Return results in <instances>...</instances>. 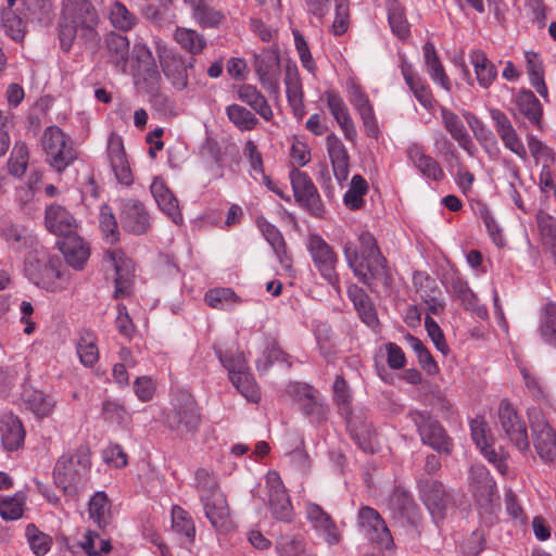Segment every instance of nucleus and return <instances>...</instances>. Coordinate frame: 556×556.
I'll use <instances>...</instances> for the list:
<instances>
[{
	"mask_svg": "<svg viewBox=\"0 0 556 556\" xmlns=\"http://www.w3.org/2000/svg\"><path fill=\"white\" fill-rule=\"evenodd\" d=\"M99 25V12L90 0H63L58 23L61 49L68 52L75 41L96 49L101 40Z\"/></svg>",
	"mask_w": 556,
	"mask_h": 556,
	"instance_id": "f257e3e1",
	"label": "nucleus"
},
{
	"mask_svg": "<svg viewBox=\"0 0 556 556\" xmlns=\"http://www.w3.org/2000/svg\"><path fill=\"white\" fill-rule=\"evenodd\" d=\"M343 253L349 267L354 276L371 292L377 282L388 285L390 271L387 260L381 254L375 237L368 231L358 236V245L353 241L345 242Z\"/></svg>",
	"mask_w": 556,
	"mask_h": 556,
	"instance_id": "f03ea898",
	"label": "nucleus"
},
{
	"mask_svg": "<svg viewBox=\"0 0 556 556\" xmlns=\"http://www.w3.org/2000/svg\"><path fill=\"white\" fill-rule=\"evenodd\" d=\"M90 465V450L86 445H80L72 455L61 456L53 470L56 486L64 493H73L85 481Z\"/></svg>",
	"mask_w": 556,
	"mask_h": 556,
	"instance_id": "7ed1b4c3",
	"label": "nucleus"
},
{
	"mask_svg": "<svg viewBox=\"0 0 556 556\" xmlns=\"http://www.w3.org/2000/svg\"><path fill=\"white\" fill-rule=\"evenodd\" d=\"M29 248L25 255L24 273L34 285L49 288L55 278L61 277L56 266L58 260L51 257L47 249L37 241Z\"/></svg>",
	"mask_w": 556,
	"mask_h": 556,
	"instance_id": "20e7f679",
	"label": "nucleus"
},
{
	"mask_svg": "<svg viewBox=\"0 0 556 556\" xmlns=\"http://www.w3.org/2000/svg\"><path fill=\"white\" fill-rule=\"evenodd\" d=\"M201 422L194 397L187 392L177 394L172 408L166 413V424L170 430L180 435L195 433Z\"/></svg>",
	"mask_w": 556,
	"mask_h": 556,
	"instance_id": "39448f33",
	"label": "nucleus"
},
{
	"mask_svg": "<svg viewBox=\"0 0 556 556\" xmlns=\"http://www.w3.org/2000/svg\"><path fill=\"white\" fill-rule=\"evenodd\" d=\"M408 417L414 422L424 444L438 453L450 455L453 451V440L443 426L425 410H412Z\"/></svg>",
	"mask_w": 556,
	"mask_h": 556,
	"instance_id": "423d86ee",
	"label": "nucleus"
},
{
	"mask_svg": "<svg viewBox=\"0 0 556 556\" xmlns=\"http://www.w3.org/2000/svg\"><path fill=\"white\" fill-rule=\"evenodd\" d=\"M42 147L49 164L59 173L77 159L73 142L58 126H50L43 131Z\"/></svg>",
	"mask_w": 556,
	"mask_h": 556,
	"instance_id": "0eeeda50",
	"label": "nucleus"
},
{
	"mask_svg": "<svg viewBox=\"0 0 556 556\" xmlns=\"http://www.w3.org/2000/svg\"><path fill=\"white\" fill-rule=\"evenodd\" d=\"M528 418L538 455L546 463L553 462L556 457V431L540 407L529 408Z\"/></svg>",
	"mask_w": 556,
	"mask_h": 556,
	"instance_id": "6e6552de",
	"label": "nucleus"
},
{
	"mask_svg": "<svg viewBox=\"0 0 556 556\" xmlns=\"http://www.w3.org/2000/svg\"><path fill=\"white\" fill-rule=\"evenodd\" d=\"M307 250L313 263L321 277L337 291L340 290V279L337 273L338 256L333 249L319 235H311Z\"/></svg>",
	"mask_w": 556,
	"mask_h": 556,
	"instance_id": "1a4fd4ad",
	"label": "nucleus"
},
{
	"mask_svg": "<svg viewBox=\"0 0 556 556\" xmlns=\"http://www.w3.org/2000/svg\"><path fill=\"white\" fill-rule=\"evenodd\" d=\"M420 498L435 522L446 517L452 506V497L442 482L431 478H420L417 483Z\"/></svg>",
	"mask_w": 556,
	"mask_h": 556,
	"instance_id": "9d476101",
	"label": "nucleus"
},
{
	"mask_svg": "<svg viewBox=\"0 0 556 556\" xmlns=\"http://www.w3.org/2000/svg\"><path fill=\"white\" fill-rule=\"evenodd\" d=\"M498 420L502 430L508 440L521 453L530 450V441L527 431V424L517 413L516 408L506 400H503L498 406Z\"/></svg>",
	"mask_w": 556,
	"mask_h": 556,
	"instance_id": "9b49d317",
	"label": "nucleus"
},
{
	"mask_svg": "<svg viewBox=\"0 0 556 556\" xmlns=\"http://www.w3.org/2000/svg\"><path fill=\"white\" fill-rule=\"evenodd\" d=\"M291 185L296 202L312 215L319 217L325 207L314 182L305 172L292 169L290 172Z\"/></svg>",
	"mask_w": 556,
	"mask_h": 556,
	"instance_id": "f8f14e48",
	"label": "nucleus"
},
{
	"mask_svg": "<svg viewBox=\"0 0 556 556\" xmlns=\"http://www.w3.org/2000/svg\"><path fill=\"white\" fill-rule=\"evenodd\" d=\"M358 526L364 535L380 548L392 547V535L376 509L368 506L362 507L358 511Z\"/></svg>",
	"mask_w": 556,
	"mask_h": 556,
	"instance_id": "ddd939ff",
	"label": "nucleus"
},
{
	"mask_svg": "<svg viewBox=\"0 0 556 556\" xmlns=\"http://www.w3.org/2000/svg\"><path fill=\"white\" fill-rule=\"evenodd\" d=\"M104 260L115 269L114 298L119 299L129 295L135 269L132 261L121 249L108 250Z\"/></svg>",
	"mask_w": 556,
	"mask_h": 556,
	"instance_id": "4468645a",
	"label": "nucleus"
},
{
	"mask_svg": "<svg viewBox=\"0 0 556 556\" xmlns=\"http://www.w3.org/2000/svg\"><path fill=\"white\" fill-rule=\"evenodd\" d=\"M269 506L274 517L281 521H290L293 509L285 484L276 471H269L266 476Z\"/></svg>",
	"mask_w": 556,
	"mask_h": 556,
	"instance_id": "2eb2a0df",
	"label": "nucleus"
},
{
	"mask_svg": "<svg viewBox=\"0 0 556 556\" xmlns=\"http://www.w3.org/2000/svg\"><path fill=\"white\" fill-rule=\"evenodd\" d=\"M490 116L504 147L518 157L527 160L526 147L507 115L498 109H491Z\"/></svg>",
	"mask_w": 556,
	"mask_h": 556,
	"instance_id": "dca6fc26",
	"label": "nucleus"
},
{
	"mask_svg": "<svg viewBox=\"0 0 556 556\" xmlns=\"http://www.w3.org/2000/svg\"><path fill=\"white\" fill-rule=\"evenodd\" d=\"M45 223L49 232L67 238L77 233L78 224L73 214L64 206L53 203L46 208Z\"/></svg>",
	"mask_w": 556,
	"mask_h": 556,
	"instance_id": "f3484780",
	"label": "nucleus"
},
{
	"mask_svg": "<svg viewBox=\"0 0 556 556\" xmlns=\"http://www.w3.org/2000/svg\"><path fill=\"white\" fill-rule=\"evenodd\" d=\"M345 415L348 429L356 444L367 453L376 451V433L362 414H355L350 408L342 412Z\"/></svg>",
	"mask_w": 556,
	"mask_h": 556,
	"instance_id": "a211bd4d",
	"label": "nucleus"
},
{
	"mask_svg": "<svg viewBox=\"0 0 556 556\" xmlns=\"http://www.w3.org/2000/svg\"><path fill=\"white\" fill-rule=\"evenodd\" d=\"M121 222L123 228L134 235H143L150 227L149 213L142 202L128 200L124 203Z\"/></svg>",
	"mask_w": 556,
	"mask_h": 556,
	"instance_id": "6ab92c4d",
	"label": "nucleus"
},
{
	"mask_svg": "<svg viewBox=\"0 0 556 556\" xmlns=\"http://www.w3.org/2000/svg\"><path fill=\"white\" fill-rule=\"evenodd\" d=\"M208 495H201L206 518L214 528L228 531L231 528V520L225 495L222 492Z\"/></svg>",
	"mask_w": 556,
	"mask_h": 556,
	"instance_id": "aec40b11",
	"label": "nucleus"
},
{
	"mask_svg": "<svg viewBox=\"0 0 556 556\" xmlns=\"http://www.w3.org/2000/svg\"><path fill=\"white\" fill-rule=\"evenodd\" d=\"M58 243L66 263L72 268L81 270L90 256L89 244L77 233L61 239Z\"/></svg>",
	"mask_w": 556,
	"mask_h": 556,
	"instance_id": "412c9836",
	"label": "nucleus"
},
{
	"mask_svg": "<svg viewBox=\"0 0 556 556\" xmlns=\"http://www.w3.org/2000/svg\"><path fill=\"white\" fill-rule=\"evenodd\" d=\"M105 58L119 73H126L129 61V40L126 36L110 33L105 37Z\"/></svg>",
	"mask_w": 556,
	"mask_h": 556,
	"instance_id": "4be33fe9",
	"label": "nucleus"
},
{
	"mask_svg": "<svg viewBox=\"0 0 556 556\" xmlns=\"http://www.w3.org/2000/svg\"><path fill=\"white\" fill-rule=\"evenodd\" d=\"M150 190L159 208L169 216L175 224L181 223L182 216L178 201L165 181L160 177H155L150 186Z\"/></svg>",
	"mask_w": 556,
	"mask_h": 556,
	"instance_id": "5701e85b",
	"label": "nucleus"
},
{
	"mask_svg": "<svg viewBox=\"0 0 556 556\" xmlns=\"http://www.w3.org/2000/svg\"><path fill=\"white\" fill-rule=\"evenodd\" d=\"M327 151L336 179L341 184L349 176L350 156L341 139L333 132L327 136Z\"/></svg>",
	"mask_w": 556,
	"mask_h": 556,
	"instance_id": "b1692460",
	"label": "nucleus"
},
{
	"mask_svg": "<svg viewBox=\"0 0 556 556\" xmlns=\"http://www.w3.org/2000/svg\"><path fill=\"white\" fill-rule=\"evenodd\" d=\"M348 296L361 320L371 328L377 327L379 324L377 311L367 292L359 286L352 283L348 288Z\"/></svg>",
	"mask_w": 556,
	"mask_h": 556,
	"instance_id": "393cba45",
	"label": "nucleus"
},
{
	"mask_svg": "<svg viewBox=\"0 0 556 556\" xmlns=\"http://www.w3.org/2000/svg\"><path fill=\"white\" fill-rule=\"evenodd\" d=\"M194 59L189 61L177 55H166L162 62L165 77L177 90H184L188 86V68H192Z\"/></svg>",
	"mask_w": 556,
	"mask_h": 556,
	"instance_id": "a878e982",
	"label": "nucleus"
},
{
	"mask_svg": "<svg viewBox=\"0 0 556 556\" xmlns=\"http://www.w3.org/2000/svg\"><path fill=\"white\" fill-rule=\"evenodd\" d=\"M0 435L7 451L18 450L25 439V430L21 420L13 414H7L0 419Z\"/></svg>",
	"mask_w": 556,
	"mask_h": 556,
	"instance_id": "bb28decb",
	"label": "nucleus"
},
{
	"mask_svg": "<svg viewBox=\"0 0 556 556\" xmlns=\"http://www.w3.org/2000/svg\"><path fill=\"white\" fill-rule=\"evenodd\" d=\"M108 154L112 170L116 179L126 186L132 184V174L126 159L123 142L121 138L112 139L109 142Z\"/></svg>",
	"mask_w": 556,
	"mask_h": 556,
	"instance_id": "cd10ccee",
	"label": "nucleus"
},
{
	"mask_svg": "<svg viewBox=\"0 0 556 556\" xmlns=\"http://www.w3.org/2000/svg\"><path fill=\"white\" fill-rule=\"evenodd\" d=\"M307 517L314 528L323 533L329 545H334L340 542L341 536L334 521L319 505L309 504L307 506Z\"/></svg>",
	"mask_w": 556,
	"mask_h": 556,
	"instance_id": "c85d7f7f",
	"label": "nucleus"
},
{
	"mask_svg": "<svg viewBox=\"0 0 556 556\" xmlns=\"http://www.w3.org/2000/svg\"><path fill=\"white\" fill-rule=\"evenodd\" d=\"M441 116L446 130L451 134L453 139L457 141L460 148L472 155L476 150L475 143L460 118L445 108H442Z\"/></svg>",
	"mask_w": 556,
	"mask_h": 556,
	"instance_id": "c756f323",
	"label": "nucleus"
},
{
	"mask_svg": "<svg viewBox=\"0 0 556 556\" xmlns=\"http://www.w3.org/2000/svg\"><path fill=\"white\" fill-rule=\"evenodd\" d=\"M519 113L538 129H542L543 108L540 100L531 90H520L516 98Z\"/></svg>",
	"mask_w": 556,
	"mask_h": 556,
	"instance_id": "7c9ffc66",
	"label": "nucleus"
},
{
	"mask_svg": "<svg viewBox=\"0 0 556 556\" xmlns=\"http://www.w3.org/2000/svg\"><path fill=\"white\" fill-rule=\"evenodd\" d=\"M255 71L262 86L269 92L277 93L279 90V61L276 56H262L255 61Z\"/></svg>",
	"mask_w": 556,
	"mask_h": 556,
	"instance_id": "2f4dec72",
	"label": "nucleus"
},
{
	"mask_svg": "<svg viewBox=\"0 0 556 556\" xmlns=\"http://www.w3.org/2000/svg\"><path fill=\"white\" fill-rule=\"evenodd\" d=\"M258 227L266 239V241L273 248L279 263L285 268L291 267V258L287 253L286 242L280 230L266 219L262 218L257 220Z\"/></svg>",
	"mask_w": 556,
	"mask_h": 556,
	"instance_id": "473e14b6",
	"label": "nucleus"
},
{
	"mask_svg": "<svg viewBox=\"0 0 556 556\" xmlns=\"http://www.w3.org/2000/svg\"><path fill=\"white\" fill-rule=\"evenodd\" d=\"M470 62L473 66L478 84L481 88L488 89L497 77L496 66L488 59L482 50H473L470 53Z\"/></svg>",
	"mask_w": 556,
	"mask_h": 556,
	"instance_id": "72a5a7b5",
	"label": "nucleus"
},
{
	"mask_svg": "<svg viewBox=\"0 0 556 556\" xmlns=\"http://www.w3.org/2000/svg\"><path fill=\"white\" fill-rule=\"evenodd\" d=\"M424 59L427 72L434 83H438L444 90H451V83L445 74L444 67L440 62L438 53L432 42L427 41L422 48Z\"/></svg>",
	"mask_w": 556,
	"mask_h": 556,
	"instance_id": "f704fd0d",
	"label": "nucleus"
},
{
	"mask_svg": "<svg viewBox=\"0 0 556 556\" xmlns=\"http://www.w3.org/2000/svg\"><path fill=\"white\" fill-rule=\"evenodd\" d=\"M237 94L239 100L250 105L261 117L266 121L271 119L273 111L265 97L255 86L242 85L238 88Z\"/></svg>",
	"mask_w": 556,
	"mask_h": 556,
	"instance_id": "c9c22d12",
	"label": "nucleus"
},
{
	"mask_svg": "<svg viewBox=\"0 0 556 556\" xmlns=\"http://www.w3.org/2000/svg\"><path fill=\"white\" fill-rule=\"evenodd\" d=\"M23 400L29 410L38 418H45L51 415L54 409L55 402L42 391L31 388H25L23 391Z\"/></svg>",
	"mask_w": 556,
	"mask_h": 556,
	"instance_id": "e433bc0d",
	"label": "nucleus"
},
{
	"mask_svg": "<svg viewBox=\"0 0 556 556\" xmlns=\"http://www.w3.org/2000/svg\"><path fill=\"white\" fill-rule=\"evenodd\" d=\"M526 61L527 74L529 75L531 86L547 101L548 91L544 80V68L540 55L535 52L528 51L526 52Z\"/></svg>",
	"mask_w": 556,
	"mask_h": 556,
	"instance_id": "4c0bfd02",
	"label": "nucleus"
},
{
	"mask_svg": "<svg viewBox=\"0 0 556 556\" xmlns=\"http://www.w3.org/2000/svg\"><path fill=\"white\" fill-rule=\"evenodd\" d=\"M89 518L100 528L104 529L111 521V503L104 492H97L89 501Z\"/></svg>",
	"mask_w": 556,
	"mask_h": 556,
	"instance_id": "58836bf2",
	"label": "nucleus"
},
{
	"mask_svg": "<svg viewBox=\"0 0 556 556\" xmlns=\"http://www.w3.org/2000/svg\"><path fill=\"white\" fill-rule=\"evenodd\" d=\"M388 21L392 33L400 39H406L410 34L405 9L397 0H388Z\"/></svg>",
	"mask_w": 556,
	"mask_h": 556,
	"instance_id": "ea45409f",
	"label": "nucleus"
},
{
	"mask_svg": "<svg viewBox=\"0 0 556 556\" xmlns=\"http://www.w3.org/2000/svg\"><path fill=\"white\" fill-rule=\"evenodd\" d=\"M539 333L546 344L556 348V303L548 302L542 308Z\"/></svg>",
	"mask_w": 556,
	"mask_h": 556,
	"instance_id": "a19ab883",
	"label": "nucleus"
},
{
	"mask_svg": "<svg viewBox=\"0 0 556 556\" xmlns=\"http://www.w3.org/2000/svg\"><path fill=\"white\" fill-rule=\"evenodd\" d=\"M174 38L184 50L191 54L201 53L206 47L205 37L191 28L177 27Z\"/></svg>",
	"mask_w": 556,
	"mask_h": 556,
	"instance_id": "79ce46f5",
	"label": "nucleus"
},
{
	"mask_svg": "<svg viewBox=\"0 0 556 556\" xmlns=\"http://www.w3.org/2000/svg\"><path fill=\"white\" fill-rule=\"evenodd\" d=\"M172 528L182 535L188 543H193L195 536V527L192 518L180 506L175 505L172 508Z\"/></svg>",
	"mask_w": 556,
	"mask_h": 556,
	"instance_id": "37998d69",
	"label": "nucleus"
},
{
	"mask_svg": "<svg viewBox=\"0 0 556 556\" xmlns=\"http://www.w3.org/2000/svg\"><path fill=\"white\" fill-rule=\"evenodd\" d=\"M78 357L86 367H92L99 359L96 337L91 331H84L76 345Z\"/></svg>",
	"mask_w": 556,
	"mask_h": 556,
	"instance_id": "c03bdc74",
	"label": "nucleus"
},
{
	"mask_svg": "<svg viewBox=\"0 0 556 556\" xmlns=\"http://www.w3.org/2000/svg\"><path fill=\"white\" fill-rule=\"evenodd\" d=\"M109 18L116 29L127 31L137 24V16L124 3L114 1L109 9Z\"/></svg>",
	"mask_w": 556,
	"mask_h": 556,
	"instance_id": "a18cd8bd",
	"label": "nucleus"
},
{
	"mask_svg": "<svg viewBox=\"0 0 556 556\" xmlns=\"http://www.w3.org/2000/svg\"><path fill=\"white\" fill-rule=\"evenodd\" d=\"M368 191V184L361 175H354L351 180L350 188L343 197L345 206L356 211L363 207L365 201L364 195Z\"/></svg>",
	"mask_w": 556,
	"mask_h": 556,
	"instance_id": "49530a36",
	"label": "nucleus"
},
{
	"mask_svg": "<svg viewBox=\"0 0 556 556\" xmlns=\"http://www.w3.org/2000/svg\"><path fill=\"white\" fill-rule=\"evenodd\" d=\"M205 301L211 307L219 309H231L241 302L230 288L210 290L205 295Z\"/></svg>",
	"mask_w": 556,
	"mask_h": 556,
	"instance_id": "de8ad7c7",
	"label": "nucleus"
},
{
	"mask_svg": "<svg viewBox=\"0 0 556 556\" xmlns=\"http://www.w3.org/2000/svg\"><path fill=\"white\" fill-rule=\"evenodd\" d=\"M236 389L250 402H258L261 394L255 380L249 369L233 374L229 377Z\"/></svg>",
	"mask_w": 556,
	"mask_h": 556,
	"instance_id": "09e8293b",
	"label": "nucleus"
},
{
	"mask_svg": "<svg viewBox=\"0 0 556 556\" xmlns=\"http://www.w3.org/2000/svg\"><path fill=\"white\" fill-rule=\"evenodd\" d=\"M226 114L229 121L241 131L252 130L258 122L251 111L239 104L228 105Z\"/></svg>",
	"mask_w": 556,
	"mask_h": 556,
	"instance_id": "8fccbe9b",
	"label": "nucleus"
},
{
	"mask_svg": "<svg viewBox=\"0 0 556 556\" xmlns=\"http://www.w3.org/2000/svg\"><path fill=\"white\" fill-rule=\"evenodd\" d=\"M276 552L279 556H315L306 549L303 538L293 535H282L276 544Z\"/></svg>",
	"mask_w": 556,
	"mask_h": 556,
	"instance_id": "3c124183",
	"label": "nucleus"
},
{
	"mask_svg": "<svg viewBox=\"0 0 556 556\" xmlns=\"http://www.w3.org/2000/svg\"><path fill=\"white\" fill-rule=\"evenodd\" d=\"M300 408L314 422H323L327 418L328 407L318 391L311 395L309 400L300 404Z\"/></svg>",
	"mask_w": 556,
	"mask_h": 556,
	"instance_id": "603ef678",
	"label": "nucleus"
},
{
	"mask_svg": "<svg viewBox=\"0 0 556 556\" xmlns=\"http://www.w3.org/2000/svg\"><path fill=\"white\" fill-rule=\"evenodd\" d=\"M28 149L24 142H16L12 149L8 167L11 175L22 177L28 164Z\"/></svg>",
	"mask_w": 556,
	"mask_h": 556,
	"instance_id": "864d4df0",
	"label": "nucleus"
},
{
	"mask_svg": "<svg viewBox=\"0 0 556 556\" xmlns=\"http://www.w3.org/2000/svg\"><path fill=\"white\" fill-rule=\"evenodd\" d=\"M405 341L415 351L421 367L428 374H435L438 371L437 363L425 344L410 333L405 336Z\"/></svg>",
	"mask_w": 556,
	"mask_h": 556,
	"instance_id": "5fc2aeb1",
	"label": "nucleus"
},
{
	"mask_svg": "<svg viewBox=\"0 0 556 556\" xmlns=\"http://www.w3.org/2000/svg\"><path fill=\"white\" fill-rule=\"evenodd\" d=\"M536 224L545 244L549 245L556 257V218L540 212L536 215Z\"/></svg>",
	"mask_w": 556,
	"mask_h": 556,
	"instance_id": "6e6d98bb",
	"label": "nucleus"
},
{
	"mask_svg": "<svg viewBox=\"0 0 556 556\" xmlns=\"http://www.w3.org/2000/svg\"><path fill=\"white\" fill-rule=\"evenodd\" d=\"M100 228L108 243L113 244L118 240V226L116 218L109 205L100 208Z\"/></svg>",
	"mask_w": 556,
	"mask_h": 556,
	"instance_id": "4d7b16f0",
	"label": "nucleus"
},
{
	"mask_svg": "<svg viewBox=\"0 0 556 556\" xmlns=\"http://www.w3.org/2000/svg\"><path fill=\"white\" fill-rule=\"evenodd\" d=\"M192 16L203 28L217 27L225 20V16L220 11L215 10L205 2L195 9Z\"/></svg>",
	"mask_w": 556,
	"mask_h": 556,
	"instance_id": "13d9d810",
	"label": "nucleus"
},
{
	"mask_svg": "<svg viewBox=\"0 0 556 556\" xmlns=\"http://www.w3.org/2000/svg\"><path fill=\"white\" fill-rule=\"evenodd\" d=\"M471 486L476 492L491 494L495 482L490 477L488 469L482 465H475L470 468Z\"/></svg>",
	"mask_w": 556,
	"mask_h": 556,
	"instance_id": "bf43d9fd",
	"label": "nucleus"
},
{
	"mask_svg": "<svg viewBox=\"0 0 556 556\" xmlns=\"http://www.w3.org/2000/svg\"><path fill=\"white\" fill-rule=\"evenodd\" d=\"M26 538L28 540L31 551L37 555H45L50 549L51 540L49 535L39 531L37 527L29 523L26 527Z\"/></svg>",
	"mask_w": 556,
	"mask_h": 556,
	"instance_id": "052dcab7",
	"label": "nucleus"
},
{
	"mask_svg": "<svg viewBox=\"0 0 556 556\" xmlns=\"http://www.w3.org/2000/svg\"><path fill=\"white\" fill-rule=\"evenodd\" d=\"M528 147L532 157L538 164H553L555 162V155L553 150L547 147L543 141L532 135L527 136Z\"/></svg>",
	"mask_w": 556,
	"mask_h": 556,
	"instance_id": "680f3d73",
	"label": "nucleus"
},
{
	"mask_svg": "<svg viewBox=\"0 0 556 556\" xmlns=\"http://www.w3.org/2000/svg\"><path fill=\"white\" fill-rule=\"evenodd\" d=\"M135 77L137 84H142L146 91L148 89H155L161 80V75L157 70V65L153 62V65H140L136 68Z\"/></svg>",
	"mask_w": 556,
	"mask_h": 556,
	"instance_id": "e2e57ef3",
	"label": "nucleus"
},
{
	"mask_svg": "<svg viewBox=\"0 0 556 556\" xmlns=\"http://www.w3.org/2000/svg\"><path fill=\"white\" fill-rule=\"evenodd\" d=\"M215 351L219 362L227 369L229 377L248 369L247 361L242 353H223L219 349H215Z\"/></svg>",
	"mask_w": 556,
	"mask_h": 556,
	"instance_id": "0e129e2a",
	"label": "nucleus"
},
{
	"mask_svg": "<svg viewBox=\"0 0 556 556\" xmlns=\"http://www.w3.org/2000/svg\"><path fill=\"white\" fill-rule=\"evenodd\" d=\"M24 501L15 495L0 501V516L4 520H16L23 516Z\"/></svg>",
	"mask_w": 556,
	"mask_h": 556,
	"instance_id": "69168bd1",
	"label": "nucleus"
},
{
	"mask_svg": "<svg viewBox=\"0 0 556 556\" xmlns=\"http://www.w3.org/2000/svg\"><path fill=\"white\" fill-rule=\"evenodd\" d=\"M325 96L327 105L337 123H340L351 117L345 102L338 92L329 90L326 91Z\"/></svg>",
	"mask_w": 556,
	"mask_h": 556,
	"instance_id": "338daca9",
	"label": "nucleus"
},
{
	"mask_svg": "<svg viewBox=\"0 0 556 556\" xmlns=\"http://www.w3.org/2000/svg\"><path fill=\"white\" fill-rule=\"evenodd\" d=\"M285 84L289 103L303 100L302 83L295 68H287Z\"/></svg>",
	"mask_w": 556,
	"mask_h": 556,
	"instance_id": "774afa93",
	"label": "nucleus"
}]
</instances>
